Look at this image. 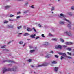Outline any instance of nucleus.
Masks as SVG:
<instances>
[{"label":"nucleus","instance_id":"1","mask_svg":"<svg viewBox=\"0 0 74 74\" xmlns=\"http://www.w3.org/2000/svg\"><path fill=\"white\" fill-rule=\"evenodd\" d=\"M60 17H61V18H62L63 20L64 21H65L66 22H67L68 23V24L67 25L68 27L69 28H71V22L70 21L65 18V17H66V16L65 15L63 14H60Z\"/></svg>","mask_w":74,"mask_h":74},{"label":"nucleus","instance_id":"2","mask_svg":"<svg viewBox=\"0 0 74 74\" xmlns=\"http://www.w3.org/2000/svg\"><path fill=\"white\" fill-rule=\"evenodd\" d=\"M15 69H16V66H14V69L8 68L7 69L6 68H4L3 69V73H4L5 71H14Z\"/></svg>","mask_w":74,"mask_h":74},{"label":"nucleus","instance_id":"3","mask_svg":"<svg viewBox=\"0 0 74 74\" xmlns=\"http://www.w3.org/2000/svg\"><path fill=\"white\" fill-rule=\"evenodd\" d=\"M59 55H62L63 56H64L65 57H67V58L68 59H72V57L69 56H67V55L65 53H63L61 52H59L58 53Z\"/></svg>","mask_w":74,"mask_h":74},{"label":"nucleus","instance_id":"4","mask_svg":"<svg viewBox=\"0 0 74 74\" xmlns=\"http://www.w3.org/2000/svg\"><path fill=\"white\" fill-rule=\"evenodd\" d=\"M64 33L65 34L69 36H72V34H71V32H69L67 31H66L64 32Z\"/></svg>","mask_w":74,"mask_h":74},{"label":"nucleus","instance_id":"5","mask_svg":"<svg viewBox=\"0 0 74 74\" xmlns=\"http://www.w3.org/2000/svg\"><path fill=\"white\" fill-rule=\"evenodd\" d=\"M47 65H48V64H47L46 63H45L41 65H38V67H42L43 66H47Z\"/></svg>","mask_w":74,"mask_h":74},{"label":"nucleus","instance_id":"6","mask_svg":"<svg viewBox=\"0 0 74 74\" xmlns=\"http://www.w3.org/2000/svg\"><path fill=\"white\" fill-rule=\"evenodd\" d=\"M56 48H59L60 49H62V46L60 45H58L55 46Z\"/></svg>","mask_w":74,"mask_h":74},{"label":"nucleus","instance_id":"7","mask_svg":"<svg viewBox=\"0 0 74 74\" xmlns=\"http://www.w3.org/2000/svg\"><path fill=\"white\" fill-rule=\"evenodd\" d=\"M65 23L64 22L62 21H60L59 22L60 24H61V25H64Z\"/></svg>","mask_w":74,"mask_h":74},{"label":"nucleus","instance_id":"8","mask_svg":"<svg viewBox=\"0 0 74 74\" xmlns=\"http://www.w3.org/2000/svg\"><path fill=\"white\" fill-rule=\"evenodd\" d=\"M36 36V34L34 35H32L30 36V37L31 38H34Z\"/></svg>","mask_w":74,"mask_h":74},{"label":"nucleus","instance_id":"9","mask_svg":"<svg viewBox=\"0 0 74 74\" xmlns=\"http://www.w3.org/2000/svg\"><path fill=\"white\" fill-rule=\"evenodd\" d=\"M43 45L46 46L48 45H49V43L48 42H45L43 43Z\"/></svg>","mask_w":74,"mask_h":74},{"label":"nucleus","instance_id":"10","mask_svg":"<svg viewBox=\"0 0 74 74\" xmlns=\"http://www.w3.org/2000/svg\"><path fill=\"white\" fill-rule=\"evenodd\" d=\"M59 69V68L58 67H55L54 68V70L55 71H56V72L58 70V69Z\"/></svg>","mask_w":74,"mask_h":74},{"label":"nucleus","instance_id":"11","mask_svg":"<svg viewBox=\"0 0 74 74\" xmlns=\"http://www.w3.org/2000/svg\"><path fill=\"white\" fill-rule=\"evenodd\" d=\"M7 62H11V63H15V62L14 61H12L11 60H8L7 61Z\"/></svg>","mask_w":74,"mask_h":74},{"label":"nucleus","instance_id":"12","mask_svg":"<svg viewBox=\"0 0 74 74\" xmlns=\"http://www.w3.org/2000/svg\"><path fill=\"white\" fill-rule=\"evenodd\" d=\"M65 44L66 45H69V44H72L73 43L71 42H66L65 43Z\"/></svg>","mask_w":74,"mask_h":74},{"label":"nucleus","instance_id":"13","mask_svg":"<svg viewBox=\"0 0 74 74\" xmlns=\"http://www.w3.org/2000/svg\"><path fill=\"white\" fill-rule=\"evenodd\" d=\"M29 35H30V34L28 33H25L23 34L24 36H28Z\"/></svg>","mask_w":74,"mask_h":74},{"label":"nucleus","instance_id":"14","mask_svg":"<svg viewBox=\"0 0 74 74\" xmlns=\"http://www.w3.org/2000/svg\"><path fill=\"white\" fill-rule=\"evenodd\" d=\"M10 7V6L9 5H7L5 7V9H8V8H9Z\"/></svg>","mask_w":74,"mask_h":74},{"label":"nucleus","instance_id":"15","mask_svg":"<svg viewBox=\"0 0 74 74\" xmlns=\"http://www.w3.org/2000/svg\"><path fill=\"white\" fill-rule=\"evenodd\" d=\"M27 30L28 32H31V31H32V29L30 28H27Z\"/></svg>","mask_w":74,"mask_h":74},{"label":"nucleus","instance_id":"16","mask_svg":"<svg viewBox=\"0 0 74 74\" xmlns=\"http://www.w3.org/2000/svg\"><path fill=\"white\" fill-rule=\"evenodd\" d=\"M60 40L61 42H64V40H63V39L60 38Z\"/></svg>","mask_w":74,"mask_h":74},{"label":"nucleus","instance_id":"17","mask_svg":"<svg viewBox=\"0 0 74 74\" xmlns=\"http://www.w3.org/2000/svg\"><path fill=\"white\" fill-rule=\"evenodd\" d=\"M50 56H51L50 55L48 54V55H47V56H45V57L46 58H49V57H50Z\"/></svg>","mask_w":74,"mask_h":74},{"label":"nucleus","instance_id":"18","mask_svg":"<svg viewBox=\"0 0 74 74\" xmlns=\"http://www.w3.org/2000/svg\"><path fill=\"white\" fill-rule=\"evenodd\" d=\"M51 40H53V41H57V40H58V39L53 38Z\"/></svg>","mask_w":74,"mask_h":74},{"label":"nucleus","instance_id":"19","mask_svg":"<svg viewBox=\"0 0 74 74\" xmlns=\"http://www.w3.org/2000/svg\"><path fill=\"white\" fill-rule=\"evenodd\" d=\"M52 63L53 64H56V63H57V62L55 61H53L52 62Z\"/></svg>","mask_w":74,"mask_h":74},{"label":"nucleus","instance_id":"20","mask_svg":"<svg viewBox=\"0 0 74 74\" xmlns=\"http://www.w3.org/2000/svg\"><path fill=\"white\" fill-rule=\"evenodd\" d=\"M55 10V8L54 7H52V8L51 9V11H53Z\"/></svg>","mask_w":74,"mask_h":74},{"label":"nucleus","instance_id":"21","mask_svg":"<svg viewBox=\"0 0 74 74\" xmlns=\"http://www.w3.org/2000/svg\"><path fill=\"white\" fill-rule=\"evenodd\" d=\"M49 36H52V37L53 36V35H52V34H51V33H49Z\"/></svg>","mask_w":74,"mask_h":74},{"label":"nucleus","instance_id":"22","mask_svg":"<svg viewBox=\"0 0 74 74\" xmlns=\"http://www.w3.org/2000/svg\"><path fill=\"white\" fill-rule=\"evenodd\" d=\"M23 43V42L22 41H20L19 42V44H22Z\"/></svg>","mask_w":74,"mask_h":74},{"label":"nucleus","instance_id":"23","mask_svg":"<svg viewBox=\"0 0 74 74\" xmlns=\"http://www.w3.org/2000/svg\"><path fill=\"white\" fill-rule=\"evenodd\" d=\"M35 50H30V52L31 53H33V52H34Z\"/></svg>","mask_w":74,"mask_h":74},{"label":"nucleus","instance_id":"24","mask_svg":"<svg viewBox=\"0 0 74 74\" xmlns=\"http://www.w3.org/2000/svg\"><path fill=\"white\" fill-rule=\"evenodd\" d=\"M67 53L68 55H70V56H71V53H70L67 52Z\"/></svg>","mask_w":74,"mask_h":74},{"label":"nucleus","instance_id":"25","mask_svg":"<svg viewBox=\"0 0 74 74\" xmlns=\"http://www.w3.org/2000/svg\"><path fill=\"white\" fill-rule=\"evenodd\" d=\"M68 14L69 15H72V14H71V12H69L68 13Z\"/></svg>","mask_w":74,"mask_h":74},{"label":"nucleus","instance_id":"26","mask_svg":"<svg viewBox=\"0 0 74 74\" xmlns=\"http://www.w3.org/2000/svg\"><path fill=\"white\" fill-rule=\"evenodd\" d=\"M71 48H67V50H68V51H71Z\"/></svg>","mask_w":74,"mask_h":74},{"label":"nucleus","instance_id":"27","mask_svg":"<svg viewBox=\"0 0 74 74\" xmlns=\"http://www.w3.org/2000/svg\"><path fill=\"white\" fill-rule=\"evenodd\" d=\"M8 21H4V23H8Z\"/></svg>","mask_w":74,"mask_h":74},{"label":"nucleus","instance_id":"28","mask_svg":"<svg viewBox=\"0 0 74 74\" xmlns=\"http://www.w3.org/2000/svg\"><path fill=\"white\" fill-rule=\"evenodd\" d=\"M18 29H21L22 28V26H20L19 27H17Z\"/></svg>","mask_w":74,"mask_h":74},{"label":"nucleus","instance_id":"29","mask_svg":"<svg viewBox=\"0 0 74 74\" xmlns=\"http://www.w3.org/2000/svg\"><path fill=\"white\" fill-rule=\"evenodd\" d=\"M38 26L39 27H42L41 25H40V24H38Z\"/></svg>","mask_w":74,"mask_h":74},{"label":"nucleus","instance_id":"30","mask_svg":"<svg viewBox=\"0 0 74 74\" xmlns=\"http://www.w3.org/2000/svg\"><path fill=\"white\" fill-rule=\"evenodd\" d=\"M13 16H14V15H13L12 14H10V17H13Z\"/></svg>","mask_w":74,"mask_h":74},{"label":"nucleus","instance_id":"31","mask_svg":"<svg viewBox=\"0 0 74 74\" xmlns=\"http://www.w3.org/2000/svg\"><path fill=\"white\" fill-rule=\"evenodd\" d=\"M32 29H33V30H34L35 32H36V29H35V28L33 27V28Z\"/></svg>","mask_w":74,"mask_h":74},{"label":"nucleus","instance_id":"32","mask_svg":"<svg viewBox=\"0 0 74 74\" xmlns=\"http://www.w3.org/2000/svg\"><path fill=\"white\" fill-rule=\"evenodd\" d=\"M6 46L4 45L3 46L1 47V48H5V47Z\"/></svg>","mask_w":74,"mask_h":74},{"label":"nucleus","instance_id":"33","mask_svg":"<svg viewBox=\"0 0 74 74\" xmlns=\"http://www.w3.org/2000/svg\"><path fill=\"white\" fill-rule=\"evenodd\" d=\"M28 61L29 62H32V60L30 59H29V60H28Z\"/></svg>","mask_w":74,"mask_h":74},{"label":"nucleus","instance_id":"34","mask_svg":"<svg viewBox=\"0 0 74 74\" xmlns=\"http://www.w3.org/2000/svg\"><path fill=\"white\" fill-rule=\"evenodd\" d=\"M20 18H21V17L19 16L16 17V18L17 19H19Z\"/></svg>","mask_w":74,"mask_h":74},{"label":"nucleus","instance_id":"35","mask_svg":"<svg viewBox=\"0 0 74 74\" xmlns=\"http://www.w3.org/2000/svg\"><path fill=\"white\" fill-rule=\"evenodd\" d=\"M71 10H74V6H72L71 7Z\"/></svg>","mask_w":74,"mask_h":74},{"label":"nucleus","instance_id":"36","mask_svg":"<svg viewBox=\"0 0 74 74\" xmlns=\"http://www.w3.org/2000/svg\"><path fill=\"white\" fill-rule=\"evenodd\" d=\"M60 58L61 60H62V59H64V57H63V56H61Z\"/></svg>","mask_w":74,"mask_h":74},{"label":"nucleus","instance_id":"37","mask_svg":"<svg viewBox=\"0 0 74 74\" xmlns=\"http://www.w3.org/2000/svg\"><path fill=\"white\" fill-rule=\"evenodd\" d=\"M62 47H64V48H66V47H67V46H66L65 45H62Z\"/></svg>","mask_w":74,"mask_h":74},{"label":"nucleus","instance_id":"38","mask_svg":"<svg viewBox=\"0 0 74 74\" xmlns=\"http://www.w3.org/2000/svg\"><path fill=\"white\" fill-rule=\"evenodd\" d=\"M42 37H45V36H44V34H42Z\"/></svg>","mask_w":74,"mask_h":74},{"label":"nucleus","instance_id":"39","mask_svg":"<svg viewBox=\"0 0 74 74\" xmlns=\"http://www.w3.org/2000/svg\"><path fill=\"white\" fill-rule=\"evenodd\" d=\"M55 56L56 58H58V57H59V56H58V55H56Z\"/></svg>","mask_w":74,"mask_h":74},{"label":"nucleus","instance_id":"40","mask_svg":"<svg viewBox=\"0 0 74 74\" xmlns=\"http://www.w3.org/2000/svg\"><path fill=\"white\" fill-rule=\"evenodd\" d=\"M29 47L30 48H33V46H29Z\"/></svg>","mask_w":74,"mask_h":74},{"label":"nucleus","instance_id":"41","mask_svg":"<svg viewBox=\"0 0 74 74\" xmlns=\"http://www.w3.org/2000/svg\"><path fill=\"white\" fill-rule=\"evenodd\" d=\"M38 38H39V37L38 36L36 37L35 40H37V39H38Z\"/></svg>","mask_w":74,"mask_h":74},{"label":"nucleus","instance_id":"42","mask_svg":"<svg viewBox=\"0 0 74 74\" xmlns=\"http://www.w3.org/2000/svg\"><path fill=\"white\" fill-rule=\"evenodd\" d=\"M4 51H8V50L7 49H4Z\"/></svg>","mask_w":74,"mask_h":74},{"label":"nucleus","instance_id":"43","mask_svg":"<svg viewBox=\"0 0 74 74\" xmlns=\"http://www.w3.org/2000/svg\"><path fill=\"white\" fill-rule=\"evenodd\" d=\"M50 53H53V51H51L50 52Z\"/></svg>","mask_w":74,"mask_h":74},{"label":"nucleus","instance_id":"44","mask_svg":"<svg viewBox=\"0 0 74 74\" xmlns=\"http://www.w3.org/2000/svg\"><path fill=\"white\" fill-rule=\"evenodd\" d=\"M24 14H26V13H27V11H25L24 12Z\"/></svg>","mask_w":74,"mask_h":74},{"label":"nucleus","instance_id":"45","mask_svg":"<svg viewBox=\"0 0 74 74\" xmlns=\"http://www.w3.org/2000/svg\"><path fill=\"white\" fill-rule=\"evenodd\" d=\"M19 14H21V12H18V13H17V15H18Z\"/></svg>","mask_w":74,"mask_h":74},{"label":"nucleus","instance_id":"46","mask_svg":"<svg viewBox=\"0 0 74 74\" xmlns=\"http://www.w3.org/2000/svg\"><path fill=\"white\" fill-rule=\"evenodd\" d=\"M25 45H26V43H24V44L23 45V47L24 46H25Z\"/></svg>","mask_w":74,"mask_h":74},{"label":"nucleus","instance_id":"47","mask_svg":"<svg viewBox=\"0 0 74 74\" xmlns=\"http://www.w3.org/2000/svg\"><path fill=\"white\" fill-rule=\"evenodd\" d=\"M10 21H13V20H11L10 19L9 20Z\"/></svg>","mask_w":74,"mask_h":74},{"label":"nucleus","instance_id":"48","mask_svg":"<svg viewBox=\"0 0 74 74\" xmlns=\"http://www.w3.org/2000/svg\"><path fill=\"white\" fill-rule=\"evenodd\" d=\"M11 42H8V44H10V43H11Z\"/></svg>","mask_w":74,"mask_h":74},{"label":"nucleus","instance_id":"49","mask_svg":"<svg viewBox=\"0 0 74 74\" xmlns=\"http://www.w3.org/2000/svg\"><path fill=\"white\" fill-rule=\"evenodd\" d=\"M7 27H8V28H9V27H10V26H9V25H7Z\"/></svg>","mask_w":74,"mask_h":74},{"label":"nucleus","instance_id":"50","mask_svg":"<svg viewBox=\"0 0 74 74\" xmlns=\"http://www.w3.org/2000/svg\"><path fill=\"white\" fill-rule=\"evenodd\" d=\"M31 7L32 8H34V7H33V6H31Z\"/></svg>","mask_w":74,"mask_h":74},{"label":"nucleus","instance_id":"51","mask_svg":"<svg viewBox=\"0 0 74 74\" xmlns=\"http://www.w3.org/2000/svg\"><path fill=\"white\" fill-rule=\"evenodd\" d=\"M19 34H22V33H19Z\"/></svg>","mask_w":74,"mask_h":74},{"label":"nucleus","instance_id":"52","mask_svg":"<svg viewBox=\"0 0 74 74\" xmlns=\"http://www.w3.org/2000/svg\"><path fill=\"white\" fill-rule=\"evenodd\" d=\"M32 67H34V66L33 65H31Z\"/></svg>","mask_w":74,"mask_h":74},{"label":"nucleus","instance_id":"53","mask_svg":"<svg viewBox=\"0 0 74 74\" xmlns=\"http://www.w3.org/2000/svg\"><path fill=\"white\" fill-rule=\"evenodd\" d=\"M73 52H74L73 54V55H74V49H73Z\"/></svg>","mask_w":74,"mask_h":74},{"label":"nucleus","instance_id":"54","mask_svg":"<svg viewBox=\"0 0 74 74\" xmlns=\"http://www.w3.org/2000/svg\"><path fill=\"white\" fill-rule=\"evenodd\" d=\"M51 5V4H49V6H50V5Z\"/></svg>","mask_w":74,"mask_h":74},{"label":"nucleus","instance_id":"55","mask_svg":"<svg viewBox=\"0 0 74 74\" xmlns=\"http://www.w3.org/2000/svg\"><path fill=\"white\" fill-rule=\"evenodd\" d=\"M52 14H53V12H52Z\"/></svg>","mask_w":74,"mask_h":74},{"label":"nucleus","instance_id":"56","mask_svg":"<svg viewBox=\"0 0 74 74\" xmlns=\"http://www.w3.org/2000/svg\"><path fill=\"white\" fill-rule=\"evenodd\" d=\"M58 1H60V0H58Z\"/></svg>","mask_w":74,"mask_h":74},{"label":"nucleus","instance_id":"57","mask_svg":"<svg viewBox=\"0 0 74 74\" xmlns=\"http://www.w3.org/2000/svg\"><path fill=\"white\" fill-rule=\"evenodd\" d=\"M28 40H29V39H28Z\"/></svg>","mask_w":74,"mask_h":74},{"label":"nucleus","instance_id":"58","mask_svg":"<svg viewBox=\"0 0 74 74\" xmlns=\"http://www.w3.org/2000/svg\"><path fill=\"white\" fill-rule=\"evenodd\" d=\"M34 73H35V72H34Z\"/></svg>","mask_w":74,"mask_h":74}]
</instances>
